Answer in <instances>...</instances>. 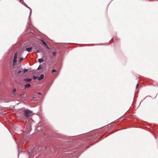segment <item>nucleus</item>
<instances>
[{
	"instance_id": "obj_1",
	"label": "nucleus",
	"mask_w": 158,
	"mask_h": 158,
	"mask_svg": "<svg viewBox=\"0 0 158 158\" xmlns=\"http://www.w3.org/2000/svg\"><path fill=\"white\" fill-rule=\"evenodd\" d=\"M24 116L26 118H29L33 115V112L28 110H25L24 111Z\"/></svg>"
},
{
	"instance_id": "obj_2",
	"label": "nucleus",
	"mask_w": 158,
	"mask_h": 158,
	"mask_svg": "<svg viewBox=\"0 0 158 158\" xmlns=\"http://www.w3.org/2000/svg\"><path fill=\"white\" fill-rule=\"evenodd\" d=\"M17 53L16 52L15 53L14 57V59L13 60V65H15V64L17 62Z\"/></svg>"
},
{
	"instance_id": "obj_3",
	"label": "nucleus",
	"mask_w": 158,
	"mask_h": 158,
	"mask_svg": "<svg viewBox=\"0 0 158 158\" xmlns=\"http://www.w3.org/2000/svg\"><path fill=\"white\" fill-rule=\"evenodd\" d=\"M23 71L22 70H20L19 71H18V73L16 74V76H18L20 75H22L23 74Z\"/></svg>"
},
{
	"instance_id": "obj_4",
	"label": "nucleus",
	"mask_w": 158,
	"mask_h": 158,
	"mask_svg": "<svg viewBox=\"0 0 158 158\" xmlns=\"http://www.w3.org/2000/svg\"><path fill=\"white\" fill-rule=\"evenodd\" d=\"M44 75L42 74L40 75V76L38 78V80L39 81H40L44 77Z\"/></svg>"
},
{
	"instance_id": "obj_5",
	"label": "nucleus",
	"mask_w": 158,
	"mask_h": 158,
	"mask_svg": "<svg viewBox=\"0 0 158 158\" xmlns=\"http://www.w3.org/2000/svg\"><path fill=\"white\" fill-rule=\"evenodd\" d=\"M32 80V79L31 78H25L24 79V81L26 82H30Z\"/></svg>"
},
{
	"instance_id": "obj_6",
	"label": "nucleus",
	"mask_w": 158,
	"mask_h": 158,
	"mask_svg": "<svg viewBox=\"0 0 158 158\" xmlns=\"http://www.w3.org/2000/svg\"><path fill=\"white\" fill-rule=\"evenodd\" d=\"M32 49V47L27 48L26 49V51H28V52H30L31 51Z\"/></svg>"
},
{
	"instance_id": "obj_7",
	"label": "nucleus",
	"mask_w": 158,
	"mask_h": 158,
	"mask_svg": "<svg viewBox=\"0 0 158 158\" xmlns=\"http://www.w3.org/2000/svg\"><path fill=\"white\" fill-rule=\"evenodd\" d=\"M31 86L29 84H27L25 85V89H27L29 87H30Z\"/></svg>"
},
{
	"instance_id": "obj_8",
	"label": "nucleus",
	"mask_w": 158,
	"mask_h": 158,
	"mask_svg": "<svg viewBox=\"0 0 158 158\" xmlns=\"http://www.w3.org/2000/svg\"><path fill=\"white\" fill-rule=\"evenodd\" d=\"M41 42H42V43L43 44H44L45 45V46H47V44L43 40H41Z\"/></svg>"
},
{
	"instance_id": "obj_9",
	"label": "nucleus",
	"mask_w": 158,
	"mask_h": 158,
	"mask_svg": "<svg viewBox=\"0 0 158 158\" xmlns=\"http://www.w3.org/2000/svg\"><path fill=\"white\" fill-rule=\"evenodd\" d=\"M44 61V60H43V58L39 59H38V61L40 63H41V62H43Z\"/></svg>"
},
{
	"instance_id": "obj_10",
	"label": "nucleus",
	"mask_w": 158,
	"mask_h": 158,
	"mask_svg": "<svg viewBox=\"0 0 158 158\" xmlns=\"http://www.w3.org/2000/svg\"><path fill=\"white\" fill-rule=\"evenodd\" d=\"M28 71V69H24L23 70V74H24V73L27 72Z\"/></svg>"
},
{
	"instance_id": "obj_11",
	"label": "nucleus",
	"mask_w": 158,
	"mask_h": 158,
	"mask_svg": "<svg viewBox=\"0 0 158 158\" xmlns=\"http://www.w3.org/2000/svg\"><path fill=\"white\" fill-rule=\"evenodd\" d=\"M52 54L54 56H56V53L55 52H54L53 53H52Z\"/></svg>"
},
{
	"instance_id": "obj_12",
	"label": "nucleus",
	"mask_w": 158,
	"mask_h": 158,
	"mask_svg": "<svg viewBox=\"0 0 158 158\" xmlns=\"http://www.w3.org/2000/svg\"><path fill=\"white\" fill-rule=\"evenodd\" d=\"M37 78V77H35V76H33V78L34 80L36 79Z\"/></svg>"
},
{
	"instance_id": "obj_13",
	"label": "nucleus",
	"mask_w": 158,
	"mask_h": 158,
	"mask_svg": "<svg viewBox=\"0 0 158 158\" xmlns=\"http://www.w3.org/2000/svg\"><path fill=\"white\" fill-rule=\"evenodd\" d=\"M16 89H14L13 91H12V92L14 93H15V92H16Z\"/></svg>"
},
{
	"instance_id": "obj_14",
	"label": "nucleus",
	"mask_w": 158,
	"mask_h": 158,
	"mask_svg": "<svg viewBox=\"0 0 158 158\" xmlns=\"http://www.w3.org/2000/svg\"><path fill=\"white\" fill-rule=\"evenodd\" d=\"M42 68V67H40V66H39V67H38V70H40V69H41Z\"/></svg>"
},
{
	"instance_id": "obj_15",
	"label": "nucleus",
	"mask_w": 158,
	"mask_h": 158,
	"mask_svg": "<svg viewBox=\"0 0 158 158\" xmlns=\"http://www.w3.org/2000/svg\"><path fill=\"white\" fill-rule=\"evenodd\" d=\"M56 70L55 69H53L52 70V73H54V72H56Z\"/></svg>"
},
{
	"instance_id": "obj_16",
	"label": "nucleus",
	"mask_w": 158,
	"mask_h": 158,
	"mask_svg": "<svg viewBox=\"0 0 158 158\" xmlns=\"http://www.w3.org/2000/svg\"><path fill=\"white\" fill-rule=\"evenodd\" d=\"M23 60V58H20L19 61H20V62H21Z\"/></svg>"
},
{
	"instance_id": "obj_17",
	"label": "nucleus",
	"mask_w": 158,
	"mask_h": 158,
	"mask_svg": "<svg viewBox=\"0 0 158 158\" xmlns=\"http://www.w3.org/2000/svg\"><path fill=\"white\" fill-rule=\"evenodd\" d=\"M45 47L49 49V47L48 46V45H47V46H46Z\"/></svg>"
},
{
	"instance_id": "obj_18",
	"label": "nucleus",
	"mask_w": 158,
	"mask_h": 158,
	"mask_svg": "<svg viewBox=\"0 0 158 158\" xmlns=\"http://www.w3.org/2000/svg\"><path fill=\"white\" fill-rule=\"evenodd\" d=\"M45 47L49 49V47L48 46V45H47V46H46Z\"/></svg>"
},
{
	"instance_id": "obj_19",
	"label": "nucleus",
	"mask_w": 158,
	"mask_h": 158,
	"mask_svg": "<svg viewBox=\"0 0 158 158\" xmlns=\"http://www.w3.org/2000/svg\"><path fill=\"white\" fill-rule=\"evenodd\" d=\"M138 86H139V84H137V85H136V88H137L138 87Z\"/></svg>"
},
{
	"instance_id": "obj_20",
	"label": "nucleus",
	"mask_w": 158,
	"mask_h": 158,
	"mask_svg": "<svg viewBox=\"0 0 158 158\" xmlns=\"http://www.w3.org/2000/svg\"><path fill=\"white\" fill-rule=\"evenodd\" d=\"M37 94H40V95H41V94L40 93L38 92V93H37Z\"/></svg>"
},
{
	"instance_id": "obj_21",
	"label": "nucleus",
	"mask_w": 158,
	"mask_h": 158,
	"mask_svg": "<svg viewBox=\"0 0 158 158\" xmlns=\"http://www.w3.org/2000/svg\"><path fill=\"white\" fill-rule=\"evenodd\" d=\"M37 52H40L39 51V50L37 51Z\"/></svg>"
},
{
	"instance_id": "obj_22",
	"label": "nucleus",
	"mask_w": 158,
	"mask_h": 158,
	"mask_svg": "<svg viewBox=\"0 0 158 158\" xmlns=\"http://www.w3.org/2000/svg\"><path fill=\"white\" fill-rule=\"evenodd\" d=\"M111 40H113V38Z\"/></svg>"
}]
</instances>
